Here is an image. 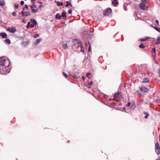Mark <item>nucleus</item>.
Listing matches in <instances>:
<instances>
[{
  "label": "nucleus",
  "mask_w": 160,
  "mask_h": 160,
  "mask_svg": "<svg viewBox=\"0 0 160 160\" xmlns=\"http://www.w3.org/2000/svg\"><path fill=\"white\" fill-rule=\"evenodd\" d=\"M10 62L5 58H0V73L2 74L7 73L6 68L9 66Z\"/></svg>",
  "instance_id": "nucleus-1"
},
{
  "label": "nucleus",
  "mask_w": 160,
  "mask_h": 160,
  "mask_svg": "<svg viewBox=\"0 0 160 160\" xmlns=\"http://www.w3.org/2000/svg\"><path fill=\"white\" fill-rule=\"evenodd\" d=\"M73 40L74 42V44L75 45V46H77V48L80 47L81 48L80 51L82 52H84V50L83 45L82 42L79 40L76 39H73Z\"/></svg>",
  "instance_id": "nucleus-2"
},
{
  "label": "nucleus",
  "mask_w": 160,
  "mask_h": 160,
  "mask_svg": "<svg viewBox=\"0 0 160 160\" xmlns=\"http://www.w3.org/2000/svg\"><path fill=\"white\" fill-rule=\"evenodd\" d=\"M155 152L158 155L160 154V146L158 142L155 144Z\"/></svg>",
  "instance_id": "nucleus-3"
},
{
  "label": "nucleus",
  "mask_w": 160,
  "mask_h": 160,
  "mask_svg": "<svg viewBox=\"0 0 160 160\" xmlns=\"http://www.w3.org/2000/svg\"><path fill=\"white\" fill-rule=\"evenodd\" d=\"M103 12L104 16H108L111 14L112 12V9L109 8H107L106 10L103 11Z\"/></svg>",
  "instance_id": "nucleus-4"
},
{
  "label": "nucleus",
  "mask_w": 160,
  "mask_h": 160,
  "mask_svg": "<svg viewBox=\"0 0 160 160\" xmlns=\"http://www.w3.org/2000/svg\"><path fill=\"white\" fill-rule=\"evenodd\" d=\"M145 3H146L142 2L139 4V7L140 9L144 10H147L148 9L147 7L145 5Z\"/></svg>",
  "instance_id": "nucleus-5"
},
{
  "label": "nucleus",
  "mask_w": 160,
  "mask_h": 160,
  "mask_svg": "<svg viewBox=\"0 0 160 160\" xmlns=\"http://www.w3.org/2000/svg\"><path fill=\"white\" fill-rule=\"evenodd\" d=\"M7 30L11 33H14L16 31V28L13 27H12L7 29Z\"/></svg>",
  "instance_id": "nucleus-6"
},
{
  "label": "nucleus",
  "mask_w": 160,
  "mask_h": 160,
  "mask_svg": "<svg viewBox=\"0 0 160 160\" xmlns=\"http://www.w3.org/2000/svg\"><path fill=\"white\" fill-rule=\"evenodd\" d=\"M21 13L23 17L28 16L31 15V13L29 12H24V11H22Z\"/></svg>",
  "instance_id": "nucleus-7"
},
{
  "label": "nucleus",
  "mask_w": 160,
  "mask_h": 160,
  "mask_svg": "<svg viewBox=\"0 0 160 160\" xmlns=\"http://www.w3.org/2000/svg\"><path fill=\"white\" fill-rule=\"evenodd\" d=\"M141 91H143L144 92H147L149 91V89L148 88H146L144 86H142L140 88Z\"/></svg>",
  "instance_id": "nucleus-8"
},
{
  "label": "nucleus",
  "mask_w": 160,
  "mask_h": 160,
  "mask_svg": "<svg viewBox=\"0 0 160 160\" xmlns=\"http://www.w3.org/2000/svg\"><path fill=\"white\" fill-rule=\"evenodd\" d=\"M121 92H117L114 95V98H120L121 97Z\"/></svg>",
  "instance_id": "nucleus-9"
},
{
  "label": "nucleus",
  "mask_w": 160,
  "mask_h": 160,
  "mask_svg": "<svg viewBox=\"0 0 160 160\" xmlns=\"http://www.w3.org/2000/svg\"><path fill=\"white\" fill-rule=\"evenodd\" d=\"M0 36H1L2 38H5L7 37V34L5 32H1L0 33Z\"/></svg>",
  "instance_id": "nucleus-10"
},
{
  "label": "nucleus",
  "mask_w": 160,
  "mask_h": 160,
  "mask_svg": "<svg viewBox=\"0 0 160 160\" xmlns=\"http://www.w3.org/2000/svg\"><path fill=\"white\" fill-rule=\"evenodd\" d=\"M31 9L32 12L33 13H36L38 11V8L34 9V8H33L32 6H31Z\"/></svg>",
  "instance_id": "nucleus-11"
},
{
  "label": "nucleus",
  "mask_w": 160,
  "mask_h": 160,
  "mask_svg": "<svg viewBox=\"0 0 160 160\" xmlns=\"http://www.w3.org/2000/svg\"><path fill=\"white\" fill-rule=\"evenodd\" d=\"M93 84V82L92 81H91L90 83H88L87 84V86L88 88H90L91 86Z\"/></svg>",
  "instance_id": "nucleus-12"
},
{
  "label": "nucleus",
  "mask_w": 160,
  "mask_h": 160,
  "mask_svg": "<svg viewBox=\"0 0 160 160\" xmlns=\"http://www.w3.org/2000/svg\"><path fill=\"white\" fill-rule=\"evenodd\" d=\"M150 81V79L148 78H146L143 79L142 82L143 83H148Z\"/></svg>",
  "instance_id": "nucleus-13"
},
{
  "label": "nucleus",
  "mask_w": 160,
  "mask_h": 160,
  "mask_svg": "<svg viewBox=\"0 0 160 160\" xmlns=\"http://www.w3.org/2000/svg\"><path fill=\"white\" fill-rule=\"evenodd\" d=\"M156 44H160V37H158L157 38V41L155 43Z\"/></svg>",
  "instance_id": "nucleus-14"
},
{
  "label": "nucleus",
  "mask_w": 160,
  "mask_h": 160,
  "mask_svg": "<svg viewBox=\"0 0 160 160\" xmlns=\"http://www.w3.org/2000/svg\"><path fill=\"white\" fill-rule=\"evenodd\" d=\"M30 21L34 25H36L37 22V21L34 19H31L30 20Z\"/></svg>",
  "instance_id": "nucleus-15"
},
{
  "label": "nucleus",
  "mask_w": 160,
  "mask_h": 160,
  "mask_svg": "<svg viewBox=\"0 0 160 160\" xmlns=\"http://www.w3.org/2000/svg\"><path fill=\"white\" fill-rule=\"evenodd\" d=\"M5 3L3 0H1L0 1V5L1 6H3L5 5Z\"/></svg>",
  "instance_id": "nucleus-16"
},
{
  "label": "nucleus",
  "mask_w": 160,
  "mask_h": 160,
  "mask_svg": "<svg viewBox=\"0 0 160 160\" xmlns=\"http://www.w3.org/2000/svg\"><path fill=\"white\" fill-rule=\"evenodd\" d=\"M66 5L65 7H68L69 6V5L71 6V7L72 6V5L71 4L70 2L69 1H67L66 2Z\"/></svg>",
  "instance_id": "nucleus-17"
},
{
  "label": "nucleus",
  "mask_w": 160,
  "mask_h": 160,
  "mask_svg": "<svg viewBox=\"0 0 160 160\" xmlns=\"http://www.w3.org/2000/svg\"><path fill=\"white\" fill-rule=\"evenodd\" d=\"M63 48L64 49H66L68 48V46L67 43H63L62 44Z\"/></svg>",
  "instance_id": "nucleus-18"
},
{
  "label": "nucleus",
  "mask_w": 160,
  "mask_h": 160,
  "mask_svg": "<svg viewBox=\"0 0 160 160\" xmlns=\"http://www.w3.org/2000/svg\"><path fill=\"white\" fill-rule=\"evenodd\" d=\"M66 14V13L65 12H62V16L64 18H66L67 17Z\"/></svg>",
  "instance_id": "nucleus-19"
},
{
  "label": "nucleus",
  "mask_w": 160,
  "mask_h": 160,
  "mask_svg": "<svg viewBox=\"0 0 160 160\" xmlns=\"http://www.w3.org/2000/svg\"><path fill=\"white\" fill-rule=\"evenodd\" d=\"M112 3L114 5H116V4H118V3L117 2V0H113V1H112Z\"/></svg>",
  "instance_id": "nucleus-20"
},
{
  "label": "nucleus",
  "mask_w": 160,
  "mask_h": 160,
  "mask_svg": "<svg viewBox=\"0 0 160 160\" xmlns=\"http://www.w3.org/2000/svg\"><path fill=\"white\" fill-rule=\"evenodd\" d=\"M156 48H153L152 49V55L153 56H154L155 55Z\"/></svg>",
  "instance_id": "nucleus-21"
},
{
  "label": "nucleus",
  "mask_w": 160,
  "mask_h": 160,
  "mask_svg": "<svg viewBox=\"0 0 160 160\" xmlns=\"http://www.w3.org/2000/svg\"><path fill=\"white\" fill-rule=\"evenodd\" d=\"M150 38L148 37L145 38H142L140 39V41H144L147 39H149Z\"/></svg>",
  "instance_id": "nucleus-22"
},
{
  "label": "nucleus",
  "mask_w": 160,
  "mask_h": 160,
  "mask_svg": "<svg viewBox=\"0 0 160 160\" xmlns=\"http://www.w3.org/2000/svg\"><path fill=\"white\" fill-rule=\"evenodd\" d=\"M144 113L146 115V116L144 117L145 118H147L149 116L148 113L147 112H144Z\"/></svg>",
  "instance_id": "nucleus-23"
},
{
  "label": "nucleus",
  "mask_w": 160,
  "mask_h": 160,
  "mask_svg": "<svg viewBox=\"0 0 160 160\" xmlns=\"http://www.w3.org/2000/svg\"><path fill=\"white\" fill-rule=\"evenodd\" d=\"M61 16H60L59 14H57L55 16V18H58V19H60L61 18Z\"/></svg>",
  "instance_id": "nucleus-24"
},
{
  "label": "nucleus",
  "mask_w": 160,
  "mask_h": 160,
  "mask_svg": "<svg viewBox=\"0 0 160 160\" xmlns=\"http://www.w3.org/2000/svg\"><path fill=\"white\" fill-rule=\"evenodd\" d=\"M41 39H37L36 41V43H35V45H37L38 43H39L40 41H41Z\"/></svg>",
  "instance_id": "nucleus-25"
},
{
  "label": "nucleus",
  "mask_w": 160,
  "mask_h": 160,
  "mask_svg": "<svg viewBox=\"0 0 160 160\" xmlns=\"http://www.w3.org/2000/svg\"><path fill=\"white\" fill-rule=\"evenodd\" d=\"M88 43L89 45V48L88 49V51L89 52H90L91 51V45L90 44V43H89V42H88Z\"/></svg>",
  "instance_id": "nucleus-26"
},
{
  "label": "nucleus",
  "mask_w": 160,
  "mask_h": 160,
  "mask_svg": "<svg viewBox=\"0 0 160 160\" xmlns=\"http://www.w3.org/2000/svg\"><path fill=\"white\" fill-rule=\"evenodd\" d=\"M5 42H7L8 44H10L11 43V41L8 38H7L5 40Z\"/></svg>",
  "instance_id": "nucleus-27"
},
{
  "label": "nucleus",
  "mask_w": 160,
  "mask_h": 160,
  "mask_svg": "<svg viewBox=\"0 0 160 160\" xmlns=\"http://www.w3.org/2000/svg\"><path fill=\"white\" fill-rule=\"evenodd\" d=\"M139 47L140 48H145V46L143 44H141L139 46Z\"/></svg>",
  "instance_id": "nucleus-28"
},
{
  "label": "nucleus",
  "mask_w": 160,
  "mask_h": 160,
  "mask_svg": "<svg viewBox=\"0 0 160 160\" xmlns=\"http://www.w3.org/2000/svg\"><path fill=\"white\" fill-rule=\"evenodd\" d=\"M57 5H58V6H62L63 5V3L62 2H58L57 3Z\"/></svg>",
  "instance_id": "nucleus-29"
},
{
  "label": "nucleus",
  "mask_w": 160,
  "mask_h": 160,
  "mask_svg": "<svg viewBox=\"0 0 160 160\" xmlns=\"http://www.w3.org/2000/svg\"><path fill=\"white\" fill-rule=\"evenodd\" d=\"M155 29L159 32H160V28L158 27H154Z\"/></svg>",
  "instance_id": "nucleus-30"
},
{
  "label": "nucleus",
  "mask_w": 160,
  "mask_h": 160,
  "mask_svg": "<svg viewBox=\"0 0 160 160\" xmlns=\"http://www.w3.org/2000/svg\"><path fill=\"white\" fill-rule=\"evenodd\" d=\"M90 75H91L90 73L88 72L86 76L88 78H90L89 77V76H90Z\"/></svg>",
  "instance_id": "nucleus-31"
},
{
  "label": "nucleus",
  "mask_w": 160,
  "mask_h": 160,
  "mask_svg": "<svg viewBox=\"0 0 160 160\" xmlns=\"http://www.w3.org/2000/svg\"><path fill=\"white\" fill-rule=\"evenodd\" d=\"M18 5L17 4H14V7L16 9H17L18 8Z\"/></svg>",
  "instance_id": "nucleus-32"
},
{
  "label": "nucleus",
  "mask_w": 160,
  "mask_h": 160,
  "mask_svg": "<svg viewBox=\"0 0 160 160\" xmlns=\"http://www.w3.org/2000/svg\"><path fill=\"white\" fill-rule=\"evenodd\" d=\"M63 74L65 78L68 77V75L66 74L64 72H63Z\"/></svg>",
  "instance_id": "nucleus-33"
},
{
  "label": "nucleus",
  "mask_w": 160,
  "mask_h": 160,
  "mask_svg": "<svg viewBox=\"0 0 160 160\" xmlns=\"http://www.w3.org/2000/svg\"><path fill=\"white\" fill-rule=\"evenodd\" d=\"M39 35L38 34H35L34 35V37L35 38H38V37H39Z\"/></svg>",
  "instance_id": "nucleus-34"
},
{
  "label": "nucleus",
  "mask_w": 160,
  "mask_h": 160,
  "mask_svg": "<svg viewBox=\"0 0 160 160\" xmlns=\"http://www.w3.org/2000/svg\"><path fill=\"white\" fill-rule=\"evenodd\" d=\"M30 22H28L27 24V26H26V27L27 28H28L30 26Z\"/></svg>",
  "instance_id": "nucleus-35"
},
{
  "label": "nucleus",
  "mask_w": 160,
  "mask_h": 160,
  "mask_svg": "<svg viewBox=\"0 0 160 160\" xmlns=\"http://www.w3.org/2000/svg\"><path fill=\"white\" fill-rule=\"evenodd\" d=\"M16 13L15 12H13L12 13V15H13V16H15L16 15Z\"/></svg>",
  "instance_id": "nucleus-36"
},
{
  "label": "nucleus",
  "mask_w": 160,
  "mask_h": 160,
  "mask_svg": "<svg viewBox=\"0 0 160 160\" xmlns=\"http://www.w3.org/2000/svg\"><path fill=\"white\" fill-rule=\"evenodd\" d=\"M20 4L21 5H23L24 4V2L23 1H21Z\"/></svg>",
  "instance_id": "nucleus-37"
},
{
  "label": "nucleus",
  "mask_w": 160,
  "mask_h": 160,
  "mask_svg": "<svg viewBox=\"0 0 160 160\" xmlns=\"http://www.w3.org/2000/svg\"><path fill=\"white\" fill-rule=\"evenodd\" d=\"M131 105V103L130 102H128L127 104L126 105V106L128 107L129 106Z\"/></svg>",
  "instance_id": "nucleus-38"
},
{
  "label": "nucleus",
  "mask_w": 160,
  "mask_h": 160,
  "mask_svg": "<svg viewBox=\"0 0 160 160\" xmlns=\"http://www.w3.org/2000/svg\"><path fill=\"white\" fill-rule=\"evenodd\" d=\"M72 11L71 10H68V13L69 14H70L72 13Z\"/></svg>",
  "instance_id": "nucleus-39"
},
{
  "label": "nucleus",
  "mask_w": 160,
  "mask_h": 160,
  "mask_svg": "<svg viewBox=\"0 0 160 160\" xmlns=\"http://www.w3.org/2000/svg\"><path fill=\"white\" fill-rule=\"evenodd\" d=\"M34 26H35L34 24H31L30 25V27L32 28H33L34 27Z\"/></svg>",
  "instance_id": "nucleus-40"
},
{
  "label": "nucleus",
  "mask_w": 160,
  "mask_h": 160,
  "mask_svg": "<svg viewBox=\"0 0 160 160\" xmlns=\"http://www.w3.org/2000/svg\"><path fill=\"white\" fill-rule=\"evenodd\" d=\"M31 6H32L33 8H36V7L34 5V4Z\"/></svg>",
  "instance_id": "nucleus-41"
},
{
  "label": "nucleus",
  "mask_w": 160,
  "mask_h": 160,
  "mask_svg": "<svg viewBox=\"0 0 160 160\" xmlns=\"http://www.w3.org/2000/svg\"><path fill=\"white\" fill-rule=\"evenodd\" d=\"M147 0H142V2L146 3Z\"/></svg>",
  "instance_id": "nucleus-42"
},
{
  "label": "nucleus",
  "mask_w": 160,
  "mask_h": 160,
  "mask_svg": "<svg viewBox=\"0 0 160 160\" xmlns=\"http://www.w3.org/2000/svg\"><path fill=\"white\" fill-rule=\"evenodd\" d=\"M28 5H26L25 6V8H26L28 9Z\"/></svg>",
  "instance_id": "nucleus-43"
},
{
  "label": "nucleus",
  "mask_w": 160,
  "mask_h": 160,
  "mask_svg": "<svg viewBox=\"0 0 160 160\" xmlns=\"http://www.w3.org/2000/svg\"><path fill=\"white\" fill-rule=\"evenodd\" d=\"M36 1V0H31V1H32V2L33 3H34V2Z\"/></svg>",
  "instance_id": "nucleus-44"
},
{
  "label": "nucleus",
  "mask_w": 160,
  "mask_h": 160,
  "mask_svg": "<svg viewBox=\"0 0 160 160\" xmlns=\"http://www.w3.org/2000/svg\"><path fill=\"white\" fill-rule=\"evenodd\" d=\"M85 77H83H83H82V78L83 80H85Z\"/></svg>",
  "instance_id": "nucleus-45"
},
{
  "label": "nucleus",
  "mask_w": 160,
  "mask_h": 160,
  "mask_svg": "<svg viewBox=\"0 0 160 160\" xmlns=\"http://www.w3.org/2000/svg\"><path fill=\"white\" fill-rule=\"evenodd\" d=\"M156 22H157V24H158L159 22H158V20H156Z\"/></svg>",
  "instance_id": "nucleus-46"
},
{
  "label": "nucleus",
  "mask_w": 160,
  "mask_h": 160,
  "mask_svg": "<svg viewBox=\"0 0 160 160\" xmlns=\"http://www.w3.org/2000/svg\"><path fill=\"white\" fill-rule=\"evenodd\" d=\"M138 94H139V96L140 97H141L142 96V94H141V93H139Z\"/></svg>",
  "instance_id": "nucleus-47"
},
{
  "label": "nucleus",
  "mask_w": 160,
  "mask_h": 160,
  "mask_svg": "<svg viewBox=\"0 0 160 160\" xmlns=\"http://www.w3.org/2000/svg\"><path fill=\"white\" fill-rule=\"evenodd\" d=\"M22 22H25V20H23L22 21Z\"/></svg>",
  "instance_id": "nucleus-48"
},
{
  "label": "nucleus",
  "mask_w": 160,
  "mask_h": 160,
  "mask_svg": "<svg viewBox=\"0 0 160 160\" xmlns=\"http://www.w3.org/2000/svg\"><path fill=\"white\" fill-rule=\"evenodd\" d=\"M25 9V8H22V11H24V10Z\"/></svg>",
  "instance_id": "nucleus-49"
},
{
  "label": "nucleus",
  "mask_w": 160,
  "mask_h": 160,
  "mask_svg": "<svg viewBox=\"0 0 160 160\" xmlns=\"http://www.w3.org/2000/svg\"><path fill=\"white\" fill-rule=\"evenodd\" d=\"M85 44L86 45V46L87 45V44L86 43H85Z\"/></svg>",
  "instance_id": "nucleus-50"
},
{
  "label": "nucleus",
  "mask_w": 160,
  "mask_h": 160,
  "mask_svg": "<svg viewBox=\"0 0 160 160\" xmlns=\"http://www.w3.org/2000/svg\"><path fill=\"white\" fill-rule=\"evenodd\" d=\"M156 160H160V159H157Z\"/></svg>",
  "instance_id": "nucleus-51"
},
{
  "label": "nucleus",
  "mask_w": 160,
  "mask_h": 160,
  "mask_svg": "<svg viewBox=\"0 0 160 160\" xmlns=\"http://www.w3.org/2000/svg\"><path fill=\"white\" fill-rule=\"evenodd\" d=\"M41 6H42V5H40V6H39V8L41 7Z\"/></svg>",
  "instance_id": "nucleus-52"
},
{
  "label": "nucleus",
  "mask_w": 160,
  "mask_h": 160,
  "mask_svg": "<svg viewBox=\"0 0 160 160\" xmlns=\"http://www.w3.org/2000/svg\"><path fill=\"white\" fill-rule=\"evenodd\" d=\"M16 160H18V158H16Z\"/></svg>",
  "instance_id": "nucleus-53"
},
{
  "label": "nucleus",
  "mask_w": 160,
  "mask_h": 160,
  "mask_svg": "<svg viewBox=\"0 0 160 160\" xmlns=\"http://www.w3.org/2000/svg\"><path fill=\"white\" fill-rule=\"evenodd\" d=\"M75 78H78L76 77H75Z\"/></svg>",
  "instance_id": "nucleus-54"
},
{
  "label": "nucleus",
  "mask_w": 160,
  "mask_h": 160,
  "mask_svg": "<svg viewBox=\"0 0 160 160\" xmlns=\"http://www.w3.org/2000/svg\"><path fill=\"white\" fill-rule=\"evenodd\" d=\"M113 103L115 104V103Z\"/></svg>",
  "instance_id": "nucleus-55"
},
{
  "label": "nucleus",
  "mask_w": 160,
  "mask_h": 160,
  "mask_svg": "<svg viewBox=\"0 0 160 160\" xmlns=\"http://www.w3.org/2000/svg\"><path fill=\"white\" fill-rule=\"evenodd\" d=\"M25 1H26L27 0H24Z\"/></svg>",
  "instance_id": "nucleus-56"
}]
</instances>
